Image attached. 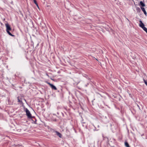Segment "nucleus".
<instances>
[{
    "label": "nucleus",
    "instance_id": "1",
    "mask_svg": "<svg viewBox=\"0 0 147 147\" xmlns=\"http://www.w3.org/2000/svg\"><path fill=\"white\" fill-rule=\"evenodd\" d=\"M139 26L141 27L147 33V29L144 26V25L141 20H139Z\"/></svg>",
    "mask_w": 147,
    "mask_h": 147
},
{
    "label": "nucleus",
    "instance_id": "2",
    "mask_svg": "<svg viewBox=\"0 0 147 147\" xmlns=\"http://www.w3.org/2000/svg\"><path fill=\"white\" fill-rule=\"evenodd\" d=\"M5 25L6 28V31L7 33L8 34L12 36H13V35L9 32V30H11V28L9 25L8 24H5Z\"/></svg>",
    "mask_w": 147,
    "mask_h": 147
},
{
    "label": "nucleus",
    "instance_id": "3",
    "mask_svg": "<svg viewBox=\"0 0 147 147\" xmlns=\"http://www.w3.org/2000/svg\"><path fill=\"white\" fill-rule=\"evenodd\" d=\"M25 111L26 113V115L28 118H31L32 117V115L29 110L27 109L26 108L25 109Z\"/></svg>",
    "mask_w": 147,
    "mask_h": 147
},
{
    "label": "nucleus",
    "instance_id": "4",
    "mask_svg": "<svg viewBox=\"0 0 147 147\" xmlns=\"http://www.w3.org/2000/svg\"><path fill=\"white\" fill-rule=\"evenodd\" d=\"M47 83L50 85V86L51 87V88L53 89L56 90H57V88L55 86L53 85V84H51L49 82H47Z\"/></svg>",
    "mask_w": 147,
    "mask_h": 147
},
{
    "label": "nucleus",
    "instance_id": "5",
    "mask_svg": "<svg viewBox=\"0 0 147 147\" xmlns=\"http://www.w3.org/2000/svg\"><path fill=\"white\" fill-rule=\"evenodd\" d=\"M141 7V8L143 12L146 15L147 13H146V11L145 10V9L143 7Z\"/></svg>",
    "mask_w": 147,
    "mask_h": 147
},
{
    "label": "nucleus",
    "instance_id": "6",
    "mask_svg": "<svg viewBox=\"0 0 147 147\" xmlns=\"http://www.w3.org/2000/svg\"><path fill=\"white\" fill-rule=\"evenodd\" d=\"M55 133H56V135L58 136H59V137L60 138L61 137L62 135L60 133L57 131H56L55 132Z\"/></svg>",
    "mask_w": 147,
    "mask_h": 147
},
{
    "label": "nucleus",
    "instance_id": "7",
    "mask_svg": "<svg viewBox=\"0 0 147 147\" xmlns=\"http://www.w3.org/2000/svg\"><path fill=\"white\" fill-rule=\"evenodd\" d=\"M140 5L142 6V7H143L145 6V5L142 1H140Z\"/></svg>",
    "mask_w": 147,
    "mask_h": 147
},
{
    "label": "nucleus",
    "instance_id": "8",
    "mask_svg": "<svg viewBox=\"0 0 147 147\" xmlns=\"http://www.w3.org/2000/svg\"><path fill=\"white\" fill-rule=\"evenodd\" d=\"M125 145L126 147H130L128 143L127 142H125Z\"/></svg>",
    "mask_w": 147,
    "mask_h": 147
},
{
    "label": "nucleus",
    "instance_id": "9",
    "mask_svg": "<svg viewBox=\"0 0 147 147\" xmlns=\"http://www.w3.org/2000/svg\"><path fill=\"white\" fill-rule=\"evenodd\" d=\"M34 3H35L36 5L37 6V7L38 8V4L36 2V0H33Z\"/></svg>",
    "mask_w": 147,
    "mask_h": 147
},
{
    "label": "nucleus",
    "instance_id": "10",
    "mask_svg": "<svg viewBox=\"0 0 147 147\" xmlns=\"http://www.w3.org/2000/svg\"><path fill=\"white\" fill-rule=\"evenodd\" d=\"M17 99H18V102H22V101L20 100L19 99V97H17Z\"/></svg>",
    "mask_w": 147,
    "mask_h": 147
},
{
    "label": "nucleus",
    "instance_id": "11",
    "mask_svg": "<svg viewBox=\"0 0 147 147\" xmlns=\"http://www.w3.org/2000/svg\"><path fill=\"white\" fill-rule=\"evenodd\" d=\"M144 82L145 83V84L147 86V81H146V80L144 79Z\"/></svg>",
    "mask_w": 147,
    "mask_h": 147
}]
</instances>
